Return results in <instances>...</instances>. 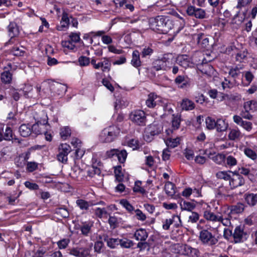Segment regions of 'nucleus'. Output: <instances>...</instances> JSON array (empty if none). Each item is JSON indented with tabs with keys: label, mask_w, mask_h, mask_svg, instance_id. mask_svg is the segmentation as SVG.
I'll list each match as a JSON object with an SVG mask.
<instances>
[{
	"label": "nucleus",
	"mask_w": 257,
	"mask_h": 257,
	"mask_svg": "<svg viewBox=\"0 0 257 257\" xmlns=\"http://www.w3.org/2000/svg\"><path fill=\"white\" fill-rule=\"evenodd\" d=\"M150 28L159 33L166 34L173 27L172 21L163 16L151 18L149 20Z\"/></svg>",
	"instance_id": "nucleus-1"
},
{
	"label": "nucleus",
	"mask_w": 257,
	"mask_h": 257,
	"mask_svg": "<svg viewBox=\"0 0 257 257\" xmlns=\"http://www.w3.org/2000/svg\"><path fill=\"white\" fill-rule=\"evenodd\" d=\"M120 130L115 125H109L104 128L100 133L99 140L103 143H109L115 140L119 136Z\"/></svg>",
	"instance_id": "nucleus-2"
},
{
	"label": "nucleus",
	"mask_w": 257,
	"mask_h": 257,
	"mask_svg": "<svg viewBox=\"0 0 257 257\" xmlns=\"http://www.w3.org/2000/svg\"><path fill=\"white\" fill-rule=\"evenodd\" d=\"M218 236H216L207 229H202L199 232V239L202 244L214 246L218 242Z\"/></svg>",
	"instance_id": "nucleus-3"
},
{
	"label": "nucleus",
	"mask_w": 257,
	"mask_h": 257,
	"mask_svg": "<svg viewBox=\"0 0 257 257\" xmlns=\"http://www.w3.org/2000/svg\"><path fill=\"white\" fill-rule=\"evenodd\" d=\"M163 125L161 123L154 121L149 125L146 128L144 138L147 142H151L155 136L158 135L163 131Z\"/></svg>",
	"instance_id": "nucleus-4"
},
{
	"label": "nucleus",
	"mask_w": 257,
	"mask_h": 257,
	"mask_svg": "<svg viewBox=\"0 0 257 257\" xmlns=\"http://www.w3.org/2000/svg\"><path fill=\"white\" fill-rule=\"evenodd\" d=\"M129 118L135 124L140 126H145L147 122L146 113L140 109L132 111L129 115Z\"/></svg>",
	"instance_id": "nucleus-5"
},
{
	"label": "nucleus",
	"mask_w": 257,
	"mask_h": 257,
	"mask_svg": "<svg viewBox=\"0 0 257 257\" xmlns=\"http://www.w3.org/2000/svg\"><path fill=\"white\" fill-rule=\"evenodd\" d=\"M186 13L188 16L197 19L202 20L207 18L206 11L201 8H196L194 6H188L186 9Z\"/></svg>",
	"instance_id": "nucleus-6"
},
{
	"label": "nucleus",
	"mask_w": 257,
	"mask_h": 257,
	"mask_svg": "<svg viewBox=\"0 0 257 257\" xmlns=\"http://www.w3.org/2000/svg\"><path fill=\"white\" fill-rule=\"evenodd\" d=\"M71 147L67 144H62L59 147V153L57 155L58 161L66 164L68 161V155L71 152Z\"/></svg>",
	"instance_id": "nucleus-7"
},
{
	"label": "nucleus",
	"mask_w": 257,
	"mask_h": 257,
	"mask_svg": "<svg viewBox=\"0 0 257 257\" xmlns=\"http://www.w3.org/2000/svg\"><path fill=\"white\" fill-rule=\"evenodd\" d=\"M48 83L50 89L54 96H62L67 90L66 86L62 83L53 80H48Z\"/></svg>",
	"instance_id": "nucleus-8"
},
{
	"label": "nucleus",
	"mask_w": 257,
	"mask_h": 257,
	"mask_svg": "<svg viewBox=\"0 0 257 257\" xmlns=\"http://www.w3.org/2000/svg\"><path fill=\"white\" fill-rule=\"evenodd\" d=\"M248 235L244 230V226H237L234 229L233 233V238L234 243L242 242L246 240Z\"/></svg>",
	"instance_id": "nucleus-9"
},
{
	"label": "nucleus",
	"mask_w": 257,
	"mask_h": 257,
	"mask_svg": "<svg viewBox=\"0 0 257 257\" xmlns=\"http://www.w3.org/2000/svg\"><path fill=\"white\" fill-rule=\"evenodd\" d=\"M91 246L89 247H75L69 249V253L76 257H90Z\"/></svg>",
	"instance_id": "nucleus-10"
},
{
	"label": "nucleus",
	"mask_w": 257,
	"mask_h": 257,
	"mask_svg": "<svg viewBox=\"0 0 257 257\" xmlns=\"http://www.w3.org/2000/svg\"><path fill=\"white\" fill-rule=\"evenodd\" d=\"M174 83L180 89L189 88L191 85V79L184 75H178L174 79Z\"/></svg>",
	"instance_id": "nucleus-11"
},
{
	"label": "nucleus",
	"mask_w": 257,
	"mask_h": 257,
	"mask_svg": "<svg viewBox=\"0 0 257 257\" xmlns=\"http://www.w3.org/2000/svg\"><path fill=\"white\" fill-rule=\"evenodd\" d=\"M205 206H206V208L203 207V209H205L203 211V217L207 221H211L212 222H216L218 220L221 218L220 215L221 212H218L217 214H215L214 212H211L210 210V207L207 204L205 203Z\"/></svg>",
	"instance_id": "nucleus-12"
},
{
	"label": "nucleus",
	"mask_w": 257,
	"mask_h": 257,
	"mask_svg": "<svg viewBox=\"0 0 257 257\" xmlns=\"http://www.w3.org/2000/svg\"><path fill=\"white\" fill-rule=\"evenodd\" d=\"M93 223V221L91 220L80 221L78 228L80 230L81 234L85 236H88L91 233Z\"/></svg>",
	"instance_id": "nucleus-13"
},
{
	"label": "nucleus",
	"mask_w": 257,
	"mask_h": 257,
	"mask_svg": "<svg viewBox=\"0 0 257 257\" xmlns=\"http://www.w3.org/2000/svg\"><path fill=\"white\" fill-rule=\"evenodd\" d=\"M9 35L11 37L7 44H13L14 43L15 38L17 37L20 33V30L17 24L15 22H10L8 26Z\"/></svg>",
	"instance_id": "nucleus-14"
},
{
	"label": "nucleus",
	"mask_w": 257,
	"mask_h": 257,
	"mask_svg": "<svg viewBox=\"0 0 257 257\" xmlns=\"http://www.w3.org/2000/svg\"><path fill=\"white\" fill-rule=\"evenodd\" d=\"M181 223L180 217L177 215H173L171 218L166 219L163 222V228L168 230L171 224L174 223L175 227H179Z\"/></svg>",
	"instance_id": "nucleus-15"
},
{
	"label": "nucleus",
	"mask_w": 257,
	"mask_h": 257,
	"mask_svg": "<svg viewBox=\"0 0 257 257\" xmlns=\"http://www.w3.org/2000/svg\"><path fill=\"white\" fill-rule=\"evenodd\" d=\"M244 184V179L239 174L233 173L229 180V185L231 189L243 185Z\"/></svg>",
	"instance_id": "nucleus-16"
},
{
	"label": "nucleus",
	"mask_w": 257,
	"mask_h": 257,
	"mask_svg": "<svg viewBox=\"0 0 257 257\" xmlns=\"http://www.w3.org/2000/svg\"><path fill=\"white\" fill-rule=\"evenodd\" d=\"M177 63L180 66L186 69L188 67H193L194 63L191 61L188 55H182L177 58Z\"/></svg>",
	"instance_id": "nucleus-17"
},
{
	"label": "nucleus",
	"mask_w": 257,
	"mask_h": 257,
	"mask_svg": "<svg viewBox=\"0 0 257 257\" xmlns=\"http://www.w3.org/2000/svg\"><path fill=\"white\" fill-rule=\"evenodd\" d=\"M181 251L182 254L191 257H198L199 251L198 249L193 248L187 244H184L181 246Z\"/></svg>",
	"instance_id": "nucleus-18"
},
{
	"label": "nucleus",
	"mask_w": 257,
	"mask_h": 257,
	"mask_svg": "<svg viewBox=\"0 0 257 257\" xmlns=\"http://www.w3.org/2000/svg\"><path fill=\"white\" fill-rule=\"evenodd\" d=\"M234 122L237 124L242 126L245 130L250 132L252 128V123L250 121L243 120L241 116L235 115L233 117Z\"/></svg>",
	"instance_id": "nucleus-19"
},
{
	"label": "nucleus",
	"mask_w": 257,
	"mask_h": 257,
	"mask_svg": "<svg viewBox=\"0 0 257 257\" xmlns=\"http://www.w3.org/2000/svg\"><path fill=\"white\" fill-rule=\"evenodd\" d=\"M243 68V65L239 64L234 67H232L230 69L228 72L229 75L233 79L235 83H238L236 81V79H239L241 74H242V76H243V74H242L241 70H242Z\"/></svg>",
	"instance_id": "nucleus-20"
},
{
	"label": "nucleus",
	"mask_w": 257,
	"mask_h": 257,
	"mask_svg": "<svg viewBox=\"0 0 257 257\" xmlns=\"http://www.w3.org/2000/svg\"><path fill=\"white\" fill-rule=\"evenodd\" d=\"M228 209L225 207H221V212L220 215V218L217 222L221 223L224 226H229L231 225L230 213L226 214V210Z\"/></svg>",
	"instance_id": "nucleus-21"
},
{
	"label": "nucleus",
	"mask_w": 257,
	"mask_h": 257,
	"mask_svg": "<svg viewBox=\"0 0 257 257\" xmlns=\"http://www.w3.org/2000/svg\"><path fill=\"white\" fill-rule=\"evenodd\" d=\"M104 61L96 63L94 67L95 69H99L100 68H101L102 72L109 71L111 67V63L110 62L108 59L106 58H103Z\"/></svg>",
	"instance_id": "nucleus-22"
},
{
	"label": "nucleus",
	"mask_w": 257,
	"mask_h": 257,
	"mask_svg": "<svg viewBox=\"0 0 257 257\" xmlns=\"http://www.w3.org/2000/svg\"><path fill=\"white\" fill-rule=\"evenodd\" d=\"M140 53L138 50H134L132 53V59L131 64L135 68H138L142 65V62L140 59Z\"/></svg>",
	"instance_id": "nucleus-23"
},
{
	"label": "nucleus",
	"mask_w": 257,
	"mask_h": 257,
	"mask_svg": "<svg viewBox=\"0 0 257 257\" xmlns=\"http://www.w3.org/2000/svg\"><path fill=\"white\" fill-rule=\"evenodd\" d=\"M180 106L182 110L189 111L194 109L195 107V104L192 100L185 98L182 99L180 103Z\"/></svg>",
	"instance_id": "nucleus-24"
},
{
	"label": "nucleus",
	"mask_w": 257,
	"mask_h": 257,
	"mask_svg": "<svg viewBox=\"0 0 257 257\" xmlns=\"http://www.w3.org/2000/svg\"><path fill=\"white\" fill-rule=\"evenodd\" d=\"M134 236L137 240L144 241L148 238V233L146 229L140 228L135 231Z\"/></svg>",
	"instance_id": "nucleus-25"
},
{
	"label": "nucleus",
	"mask_w": 257,
	"mask_h": 257,
	"mask_svg": "<svg viewBox=\"0 0 257 257\" xmlns=\"http://www.w3.org/2000/svg\"><path fill=\"white\" fill-rule=\"evenodd\" d=\"M241 137V133L238 128L229 129V133L228 135L229 140L236 141L239 140Z\"/></svg>",
	"instance_id": "nucleus-26"
},
{
	"label": "nucleus",
	"mask_w": 257,
	"mask_h": 257,
	"mask_svg": "<svg viewBox=\"0 0 257 257\" xmlns=\"http://www.w3.org/2000/svg\"><path fill=\"white\" fill-rule=\"evenodd\" d=\"M153 68L156 71H159L161 70L167 71L170 69V67L169 66H167V64L163 63L162 61H160L158 59L153 63Z\"/></svg>",
	"instance_id": "nucleus-27"
},
{
	"label": "nucleus",
	"mask_w": 257,
	"mask_h": 257,
	"mask_svg": "<svg viewBox=\"0 0 257 257\" xmlns=\"http://www.w3.org/2000/svg\"><path fill=\"white\" fill-rule=\"evenodd\" d=\"M201 71L203 74H206L208 76L214 75L215 72L214 68L209 64H205L202 66Z\"/></svg>",
	"instance_id": "nucleus-28"
},
{
	"label": "nucleus",
	"mask_w": 257,
	"mask_h": 257,
	"mask_svg": "<svg viewBox=\"0 0 257 257\" xmlns=\"http://www.w3.org/2000/svg\"><path fill=\"white\" fill-rule=\"evenodd\" d=\"M228 126V123L223 119H218L216 121L215 128L217 132H221L227 130Z\"/></svg>",
	"instance_id": "nucleus-29"
},
{
	"label": "nucleus",
	"mask_w": 257,
	"mask_h": 257,
	"mask_svg": "<svg viewBox=\"0 0 257 257\" xmlns=\"http://www.w3.org/2000/svg\"><path fill=\"white\" fill-rule=\"evenodd\" d=\"M76 204L82 210H87L90 206L93 205V204L90 202H88L82 199H77L76 201Z\"/></svg>",
	"instance_id": "nucleus-30"
},
{
	"label": "nucleus",
	"mask_w": 257,
	"mask_h": 257,
	"mask_svg": "<svg viewBox=\"0 0 257 257\" xmlns=\"http://www.w3.org/2000/svg\"><path fill=\"white\" fill-rule=\"evenodd\" d=\"M180 206L182 210H187L191 211L195 208V204L193 202L187 201H181L180 203Z\"/></svg>",
	"instance_id": "nucleus-31"
},
{
	"label": "nucleus",
	"mask_w": 257,
	"mask_h": 257,
	"mask_svg": "<svg viewBox=\"0 0 257 257\" xmlns=\"http://www.w3.org/2000/svg\"><path fill=\"white\" fill-rule=\"evenodd\" d=\"M245 200L249 205L253 206L257 203V193H249L245 194Z\"/></svg>",
	"instance_id": "nucleus-32"
},
{
	"label": "nucleus",
	"mask_w": 257,
	"mask_h": 257,
	"mask_svg": "<svg viewBox=\"0 0 257 257\" xmlns=\"http://www.w3.org/2000/svg\"><path fill=\"white\" fill-rule=\"evenodd\" d=\"M128 104L129 101L126 98L121 97L116 99L114 104V108L115 109H117L122 107H125L128 105Z\"/></svg>",
	"instance_id": "nucleus-33"
},
{
	"label": "nucleus",
	"mask_w": 257,
	"mask_h": 257,
	"mask_svg": "<svg viewBox=\"0 0 257 257\" xmlns=\"http://www.w3.org/2000/svg\"><path fill=\"white\" fill-rule=\"evenodd\" d=\"M19 133L23 137H28L31 133L30 126L25 124H22L19 127Z\"/></svg>",
	"instance_id": "nucleus-34"
},
{
	"label": "nucleus",
	"mask_w": 257,
	"mask_h": 257,
	"mask_svg": "<svg viewBox=\"0 0 257 257\" xmlns=\"http://www.w3.org/2000/svg\"><path fill=\"white\" fill-rule=\"evenodd\" d=\"M166 193L170 196H173L175 193V185L171 182H167L165 185Z\"/></svg>",
	"instance_id": "nucleus-35"
},
{
	"label": "nucleus",
	"mask_w": 257,
	"mask_h": 257,
	"mask_svg": "<svg viewBox=\"0 0 257 257\" xmlns=\"http://www.w3.org/2000/svg\"><path fill=\"white\" fill-rule=\"evenodd\" d=\"M165 142L168 148H174L177 147L180 144V139L179 138L175 139L168 138L165 140Z\"/></svg>",
	"instance_id": "nucleus-36"
},
{
	"label": "nucleus",
	"mask_w": 257,
	"mask_h": 257,
	"mask_svg": "<svg viewBox=\"0 0 257 257\" xmlns=\"http://www.w3.org/2000/svg\"><path fill=\"white\" fill-rule=\"evenodd\" d=\"M157 98V96L154 94H150L148 95V98L146 100V104L149 108H154L156 105V101L155 99Z\"/></svg>",
	"instance_id": "nucleus-37"
},
{
	"label": "nucleus",
	"mask_w": 257,
	"mask_h": 257,
	"mask_svg": "<svg viewBox=\"0 0 257 257\" xmlns=\"http://www.w3.org/2000/svg\"><path fill=\"white\" fill-rule=\"evenodd\" d=\"M1 79L6 84L10 83L12 79V74L9 71H5L1 74Z\"/></svg>",
	"instance_id": "nucleus-38"
},
{
	"label": "nucleus",
	"mask_w": 257,
	"mask_h": 257,
	"mask_svg": "<svg viewBox=\"0 0 257 257\" xmlns=\"http://www.w3.org/2000/svg\"><path fill=\"white\" fill-rule=\"evenodd\" d=\"M244 109L246 111L255 110L257 107V102L254 100H251L244 102Z\"/></svg>",
	"instance_id": "nucleus-39"
},
{
	"label": "nucleus",
	"mask_w": 257,
	"mask_h": 257,
	"mask_svg": "<svg viewBox=\"0 0 257 257\" xmlns=\"http://www.w3.org/2000/svg\"><path fill=\"white\" fill-rule=\"evenodd\" d=\"M127 156V153L125 150H119L117 152L116 157L119 163H123L126 160Z\"/></svg>",
	"instance_id": "nucleus-40"
},
{
	"label": "nucleus",
	"mask_w": 257,
	"mask_h": 257,
	"mask_svg": "<svg viewBox=\"0 0 257 257\" xmlns=\"http://www.w3.org/2000/svg\"><path fill=\"white\" fill-rule=\"evenodd\" d=\"M105 240L106 241L108 246L111 248H115L120 243V239L118 238H108L107 239H105Z\"/></svg>",
	"instance_id": "nucleus-41"
},
{
	"label": "nucleus",
	"mask_w": 257,
	"mask_h": 257,
	"mask_svg": "<svg viewBox=\"0 0 257 257\" xmlns=\"http://www.w3.org/2000/svg\"><path fill=\"white\" fill-rule=\"evenodd\" d=\"M119 245L121 247L128 248L133 246L134 243L130 239L126 238H123L122 239H120Z\"/></svg>",
	"instance_id": "nucleus-42"
},
{
	"label": "nucleus",
	"mask_w": 257,
	"mask_h": 257,
	"mask_svg": "<svg viewBox=\"0 0 257 257\" xmlns=\"http://www.w3.org/2000/svg\"><path fill=\"white\" fill-rule=\"evenodd\" d=\"M114 174L116 179L121 182L123 179V174L122 172V168L121 166H117L114 167Z\"/></svg>",
	"instance_id": "nucleus-43"
},
{
	"label": "nucleus",
	"mask_w": 257,
	"mask_h": 257,
	"mask_svg": "<svg viewBox=\"0 0 257 257\" xmlns=\"http://www.w3.org/2000/svg\"><path fill=\"white\" fill-rule=\"evenodd\" d=\"M172 119V126L174 130H177L180 127V116L178 115H175L173 114Z\"/></svg>",
	"instance_id": "nucleus-44"
},
{
	"label": "nucleus",
	"mask_w": 257,
	"mask_h": 257,
	"mask_svg": "<svg viewBox=\"0 0 257 257\" xmlns=\"http://www.w3.org/2000/svg\"><path fill=\"white\" fill-rule=\"evenodd\" d=\"M243 152L248 158L252 160H255L257 158L256 153L249 148H245L243 150Z\"/></svg>",
	"instance_id": "nucleus-45"
},
{
	"label": "nucleus",
	"mask_w": 257,
	"mask_h": 257,
	"mask_svg": "<svg viewBox=\"0 0 257 257\" xmlns=\"http://www.w3.org/2000/svg\"><path fill=\"white\" fill-rule=\"evenodd\" d=\"M230 173H231V172L219 171L216 174V176L218 179L229 181L231 178V176L229 174Z\"/></svg>",
	"instance_id": "nucleus-46"
},
{
	"label": "nucleus",
	"mask_w": 257,
	"mask_h": 257,
	"mask_svg": "<svg viewBox=\"0 0 257 257\" xmlns=\"http://www.w3.org/2000/svg\"><path fill=\"white\" fill-rule=\"evenodd\" d=\"M141 184L142 182L140 181H136L135 186L133 188V191L135 192L140 193L144 195L146 193V191L144 188L141 186Z\"/></svg>",
	"instance_id": "nucleus-47"
},
{
	"label": "nucleus",
	"mask_w": 257,
	"mask_h": 257,
	"mask_svg": "<svg viewBox=\"0 0 257 257\" xmlns=\"http://www.w3.org/2000/svg\"><path fill=\"white\" fill-rule=\"evenodd\" d=\"M11 52L14 56H22L25 53V48L22 46H21V48L19 47H14L11 50Z\"/></svg>",
	"instance_id": "nucleus-48"
},
{
	"label": "nucleus",
	"mask_w": 257,
	"mask_h": 257,
	"mask_svg": "<svg viewBox=\"0 0 257 257\" xmlns=\"http://www.w3.org/2000/svg\"><path fill=\"white\" fill-rule=\"evenodd\" d=\"M60 134L62 139L66 140L68 137L70 136L71 130L68 126L63 127L60 130Z\"/></svg>",
	"instance_id": "nucleus-49"
},
{
	"label": "nucleus",
	"mask_w": 257,
	"mask_h": 257,
	"mask_svg": "<svg viewBox=\"0 0 257 257\" xmlns=\"http://www.w3.org/2000/svg\"><path fill=\"white\" fill-rule=\"evenodd\" d=\"M120 204L129 212H132L135 210L134 207L126 199H121L119 202Z\"/></svg>",
	"instance_id": "nucleus-50"
},
{
	"label": "nucleus",
	"mask_w": 257,
	"mask_h": 257,
	"mask_svg": "<svg viewBox=\"0 0 257 257\" xmlns=\"http://www.w3.org/2000/svg\"><path fill=\"white\" fill-rule=\"evenodd\" d=\"M225 155L222 154H218L212 157L213 161L218 164H222L225 161Z\"/></svg>",
	"instance_id": "nucleus-51"
},
{
	"label": "nucleus",
	"mask_w": 257,
	"mask_h": 257,
	"mask_svg": "<svg viewBox=\"0 0 257 257\" xmlns=\"http://www.w3.org/2000/svg\"><path fill=\"white\" fill-rule=\"evenodd\" d=\"M159 59L162 61L163 63L167 64V66H169L172 62L173 55L171 53L165 54L163 55L161 59Z\"/></svg>",
	"instance_id": "nucleus-52"
},
{
	"label": "nucleus",
	"mask_w": 257,
	"mask_h": 257,
	"mask_svg": "<svg viewBox=\"0 0 257 257\" xmlns=\"http://www.w3.org/2000/svg\"><path fill=\"white\" fill-rule=\"evenodd\" d=\"M244 210L243 205L242 204H237L236 205L231 206L229 213H240Z\"/></svg>",
	"instance_id": "nucleus-53"
},
{
	"label": "nucleus",
	"mask_w": 257,
	"mask_h": 257,
	"mask_svg": "<svg viewBox=\"0 0 257 257\" xmlns=\"http://www.w3.org/2000/svg\"><path fill=\"white\" fill-rule=\"evenodd\" d=\"M13 139V132L10 127L7 126L5 130L4 135L3 136V140L6 141H10Z\"/></svg>",
	"instance_id": "nucleus-54"
},
{
	"label": "nucleus",
	"mask_w": 257,
	"mask_h": 257,
	"mask_svg": "<svg viewBox=\"0 0 257 257\" xmlns=\"http://www.w3.org/2000/svg\"><path fill=\"white\" fill-rule=\"evenodd\" d=\"M206 124L207 128L209 130H213L215 128L216 121L210 117H208L206 119Z\"/></svg>",
	"instance_id": "nucleus-55"
},
{
	"label": "nucleus",
	"mask_w": 257,
	"mask_h": 257,
	"mask_svg": "<svg viewBox=\"0 0 257 257\" xmlns=\"http://www.w3.org/2000/svg\"><path fill=\"white\" fill-rule=\"evenodd\" d=\"M15 164L18 167L23 168L26 164V158L20 156L16 159Z\"/></svg>",
	"instance_id": "nucleus-56"
},
{
	"label": "nucleus",
	"mask_w": 257,
	"mask_h": 257,
	"mask_svg": "<svg viewBox=\"0 0 257 257\" xmlns=\"http://www.w3.org/2000/svg\"><path fill=\"white\" fill-rule=\"evenodd\" d=\"M78 62L81 66H88L90 63V58L81 56L78 58Z\"/></svg>",
	"instance_id": "nucleus-57"
},
{
	"label": "nucleus",
	"mask_w": 257,
	"mask_h": 257,
	"mask_svg": "<svg viewBox=\"0 0 257 257\" xmlns=\"http://www.w3.org/2000/svg\"><path fill=\"white\" fill-rule=\"evenodd\" d=\"M56 213L60 214L63 218L69 217V213L67 209L64 208H59L56 209Z\"/></svg>",
	"instance_id": "nucleus-58"
},
{
	"label": "nucleus",
	"mask_w": 257,
	"mask_h": 257,
	"mask_svg": "<svg viewBox=\"0 0 257 257\" xmlns=\"http://www.w3.org/2000/svg\"><path fill=\"white\" fill-rule=\"evenodd\" d=\"M70 242L68 238H64L57 242V245L59 249H65L67 247Z\"/></svg>",
	"instance_id": "nucleus-59"
},
{
	"label": "nucleus",
	"mask_w": 257,
	"mask_h": 257,
	"mask_svg": "<svg viewBox=\"0 0 257 257\" xmlns=\"http://www.w3.org/2000/svg\"><path fill=\"white\" fill-rule=\"evenodd\" d=\"M128 146L133 150H137L140 148V142L138 140L133 139L128 142Z\"/></svg>",
	"instance_id": "nucleus-60"
},
{
	"label": "nucleus",
	"mask_w": 257,
	"mask_h": 257,
	"mask_svg": "<svg viewBox=\"0 0 257 257\" xmlns=\"http://www.w3.org/2000/svg\"><path fill=\"white\" fill-rule=\"evenodd\" d=\"M107 213V212L104 208H100L98 207L94 210V213L95 215L100 218H101L103 215L106 214Z\"/></svg>",
	"instance_id": "nucleus-61"
},
{
	"label": "nucleus",
	"mask_w": 257,
	"mask_h": 257,
	"mask_svg": "<svg viewBox=\"0 0 257 257\" xmlns=\"http://www.w3.org/2000/svg\"><path fill=\"white\" fill-rule=\"evenodd\" d=\"M80 33H71L69 35V38L71 42L77 43L80 40Z\"/></svg>",
	"instance_id": "nucleus-62"
},
{
	"label": "nucleus",
	"mask_w": 257,
	"mask_h": 257,
	"mask_svg": "<svg viewBox=\"0 0 257 257\" xmlns=\"http://www.w3.org/2000/svg\"><path fill=\"white\" fill-rule=\"evenodd\" d=\"M226 164L229 167H232L237 164L236 159L232 156H228L226 159Z\"/></svg>",
	"instance_id": "nucleus-63"
},
{
	"label": "nucleus",
	"mask_w": 257,
	"mask_h": 257,
	"mask_svg": "<svg viewBox=\"0 0 257 257\" xmlns=\"http://www.w3.org/2000/svg\"><path fill=\"white\" fill-rule=\"evenodd\" d=\"M153 50L148 47H145L144 48L141 52V55L143 58H145L148 56H150L153 53Z\"/></svg>",
	"instance_id": "nucleus-64"
}]
</instances>
